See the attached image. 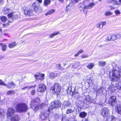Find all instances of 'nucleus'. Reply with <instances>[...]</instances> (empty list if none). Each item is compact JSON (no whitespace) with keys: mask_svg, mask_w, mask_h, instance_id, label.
Instances as JSON below:
<instances>
[{"mask_svg":"<svg viewBox=\"0 0 121 121\" xmlns=\"http://www.w3.org/2000/svg\"><path fill=\"white\" fill-rule=\"evenodd\" d=\"M111 73L112 75V81L113 82L117 81L120 78V73H121V67H119L118 70L113 69L111 72H110V74Z\"/></svg>","mask_w":121,"mask_h":121,"instance_id":"obj_1","label":"nucleus"},{"mask_svg":"<svg viewBox=\"0 0 121 121\" xmlns=\"http://www.w3.org/2000/svg\"><path fill=\"white\" fill-rule=\"evenodd\" d=\"M15 108L17 111L19 112H25L28 111V107L27 104L21 103L17 104L16 105Z\"/></svg>","mask_w":121,"mask_h":121,"instance_id":"obj_2","label":"nucleus"},{"mask_svg":"<svg viewBox=\"0 0 121 121\" xmlns=\"http://www.w3.org/2000/svg\"><path fill=\"white\" fill-rule=\"evenodd\" d=\"M67 92L68 94H72L73 96L75 97L76 98H78L80 97L78 91L75 87L71 86L69 87L67 90Z\"/></svg>","mask_w":121,"mask_h":121,"instance_id":"obj_3","label":"nucleus"},{"mask_svg":"<svg viewBox=\"0 0 121 121\" xmlns=\"http://www.w3.org/2000/svg\"><path fill=\"white\" fill-rule=\"evenodd\" d=\"M39 102L40 99L38 97H36L32 100L31 103V108L33 110H37L38 109Z\"/></svg>","mask_w":121,"mask_h":121,"instance_id":"obj_4","label":"nucleus"},{"mask_svg":"<svg viewBox=\"0 0 121 121\" xmlns=\"http://www.w3.org/2000/svg\"><path fill=\"white\" fill-rule=\"evenodd\" d=\"M80 6L79 7V9L80 11L83 10L84 12H85V13H87V9H91L94 6V4L91 3L87 6H85L82 4H80Z\"/></svg>","mask_w":121,"mask_h":121,"instance_id":"obj_5","label":"nucleus"},{"mask_svg":"<svg viewBox=\"0 0 121 121\" xmlns=\"http://www.w3.org/2000/svg\"><path fill=\"white\" fill-rule=\"evenodd\" d=\"M61 87L58 83H56L51 88V90L54 91L57 95L59 94L60 92Z\"/></svg>","mask_w":121,"mask_h":121,"instance_id":"obj_6","label":"nucleus"},{"mask_svg":"<svg viewBox=\"0 0 121 121\" xmlns=\"http://www.w3.org/2000/svg\"><path fill=\"white\" fill-rule=\"evenodd\" d=\"M51 105L52 108H58L61 106V103L60 100H55L54 102H52Z\"/></svg>","mask_w":121,"mask_h":121,"instance_id":"obj_7","label":"nucleus"},{"mask_svg":"<svg viewBox=\"0 0 121 121\" xmlns=\"http://www.w3.org/2000/svg\"><path fill=\"white\" fill-rule=\"evenodd\" d=\"M101 113L103 116H108L109 114L108 109L107 108H103L101 110Z\"/></svg>","mask_w":121,"mask_h":121,"instance_id":"obj_8","label":"nucleus"},{"mask_svg":"<svg viewBox=\"0 0 121 121\" xmlns=\"http://www.w3.org/2000/svg\"><path fill=\"white\" fill-rule=\"evenodd\" d=\"M116 99L115 96H111L109 99L108 103L110 105L112 106H114L115 104V101Z\"/></svg>","mask_w":121,"mask_h":121,"instance_id":"obj_9","label":"nucleus"},{"mask_svg":"<svg viewBox=\"0 0 121 121\" xmlns=\"http://www.w3.org/2000/svg\"><path fill=\"white\" fill-rule=\"evenodd\" d=\"M46 86L42 83L40 84L37 90L39 92H43L46 90Z\"/></svg>","mask_w":121,"mask_h":121,"instance_id":"obj_10","label":"nucleus"},{"mask_svg":"<svg viewBox=\"0 0 121 121\" xmlns=\"http://www.w3.org/2000/svg\"><path fill=\"white\" fill-rule=\"evenodd\" d=\"M15 112V110L12 108H9L7 109V114L8 117H10Z\"/></svg>","mask_w":121,"mask_h":121,"instance_id":"obj_11","label":"nucleus"},{"mask_svg":"<svg viewBox=\"0 0 121 121\" xmlns=\"http://www.w3.org/2000/svg\"><path fill=\"white\" fill-rule=\"evenodd\" d=\"M40 117L41 119L46 120L47 119L48 115L46 112L44 111L41 112L40 114Z\"/></svg>","mask_w":121,"mask_h":121,"instance_id":"obj_12","label":"nucleus"},{"mask_svg":"<svg viewBox=\"0 0 121 121\" xmlns=\"http://www.w3.org/2000/svg\"><path fill=\"white\" fill-rule=\"evenodd\" d=\"M25 14L28 16H31L32 15V10L31 9H29L27 8H26L24 9Z\"/></svg>","mask_w":121,"mask_h":121,"instance_id":"obj_13","label":"nucleus"},{"mask_svg":"<svg viewBox=\"0 0 121 121\" xmlns=\"http://www.w3.org/2000/svg\"><path fill=\"white\" fill-rule=\"evenodd\" d=\"M115 86L113 84H111L108 89V92L109 94H111L115 90Z\"/></svg>","mask_w":121,"mask_h":121,"instance_id":"obj_14","label":"nucleus"},{"mask_svg":"<svg viewBox=\"0 0 121 121\" xmlns=\"http://www.w3.org/2000/svg\"><path fill=\"white\" fill-rule=\"evenodd\" d=\"M4 86H6L8 88H10L15 87L16 86V84L13 82H11L7 84L5 83Z\"/></svg>","mask_w":121,"mask_h":121,"instance_id":"obj_15","label":"nucleus"},{"mask_svg":"<svg viewBox=\"0 0 121 121\" xmlns=\"http://www.w3.org/2000/svg\"><path fill=\"white\" fill-rule=\"evenodd\" d=\"M20 118L19 116L18 115L15 114L11 118V121H19Z\"/></svg>","mask_w":121,"mask_h":121,"instance_id":"obj_16","label":"nucleus"},{"mask_svg":"<svg viewBox=\"0 0 121 121\" xmlns=\"http://www.w3.org/2000/svg\"><path fill=\"white\" fill-rule=\"evenodd\" d=\"M73 4L72 3H70L66 7V9L67 12H70L73 9Z\"/></svg>","mask_w":121,"mask_h":121,"instance_id":"obj_17","label":"nucleus"},{"mask_svg":"<svg viewBox=\"0 0 121 121\" xmlns=\"http://www.w3.org/2000/svg\"><path fill=\"white\" fill-rule=\"evenodd\" d=\"M35 78L36 79H39L41 80H43L44 79V74H41L39 75H35Z\"/></svg>","mask_w":121,"mask_h":121,"instance_id":"obj_18","label":"nucleus"},{"mask_svg":"<svg viewBox=\"0 0 121 121\" xmlns=\"http://www.w3.org/2000/svg\"><path fill=\"white\" fill-rule=\"evenodd\" d=\"M106 24L105 22H100L97 24L96 26L97 27L99 28H102L104 25H105Z\"/></svg>","mask_w":121,"mask_h":121,"instance_id":"obj_19","label":"nucleus"},{"mask_svg":"<svg viewBox=\"0 0 121 121\" xmlns=\"http://www.w3.org/2000/svg\"><path fill=\"white\" fill-rule=\"evenodd\" d=\"M117 118L114 116H108L107 118V121H115Z\"/></svg>","mask_w":121,"mask_h":121,"instance_id":"obj_20","label":"nucleus"},{"mask_svg":"<svg viewBox=\"0 0 121 121\" xmlns=\"http://www.w3.org/2000/svg\"><path fill=\"white\" fill-rule=\"evenodd\" d=\"M106 91L104 89V88L103 87H102L100 88L99 90H97L96 92L97 94H102L104 92H105Z\"/></svg>","mask_w":121,"mask_h":121,"instance_id":"obj_21","label":"nucleus"},{"mask_svg":"<svg viewBox=\"0 0 121 121\" xmlns=\"http://www.w3.org/2000/svg\"><path fill=\"white\" fill-rule=\"evenodd\" d=\"M116 110L118 113L121 114V105H117L116 107Z\"/></svg>","mask_w":121,"mask_h":121,"instance_id":"obj_22","label":"nucleus"},{"mask_svg":"<svg viewBox=\"0 0 121 121\" xmlns=\"http://www.w3.org/2000/svg\"><path fill=\"white\" fill-rule=\"evenodd\" d=\"M57 76V73L51 72L49 74V77L50 79H53L56 77Z\"/></svg>","mask_w":121,"mask_h":121,"instance_id":"obj_23","label":"nucleus"},{"mask_svg":"<svg viewBox=\"0 0 121 121\" xmlns=\"http://www.w3.org/2000/svg\"><path fill=\"white\" fill-rule=\"evenodd\" d=\"M17 44L15 42H11L8 44V47L9 48H12L16 46Z\"/></svg>","mask_w":121,"mask_h":121,"instance_id":"obj_24","label":"nucleus"},{"mask_svg":"<svg viewBox=\"0 0 121 121\" xmlns=\"http://www.w3.org/2000/svg\"><path fill=\"white\" fill-rule=\"evenodd\" d=\"M11 10L5 7L3 10V12L4 14H6L9 12L11 11Z\"/></svg>","mask_w":121,"mask_h":121,"instance_id":"obj_25","label":"nucleus"},{"mask_svg":"<svg viewBox=\"0 0 121 121\" xmlns=\"http://www.w3.org/2000/svg\"><path fill=\"white\" fill-rule=\"evenodd\" d=\"M116 87L119 90L121 89V80L118 83L116 84Z\"/></svg>","mask_w":121,"mask_h":121,"instance_id":"obj_26","label":"nucleus"},{"mask_svg":"<svg viewBox=\"0 0 121 121\" xmlns=\"http://www.w3.org/2000/svg\"><path fill=\"white\" fill-rule=\"evenodd\" d=\"M59 34V31L54 32L53 33L50 34L49 35V37L50 38H52L55 35H57Z\"/></svg>","mask_w":121,"mask_h":121,"instance_id":"obj_27","label":"nucleus"},{"mask_svg":"<svg viewBox=\"0 0 121 121\" xmlns=\"http://www.w3.org/2000/svg\"><path fill=\"white\" fill-rule=\"evenodd\" d=\"M112 40H116L117 38H119L121 37L120 34H117V35H114L112 36Z\"/></svg>","mask_w":121,"mask_h":121,"instance_id":"obj_28","label":"nucleus"},{"mask_svg":"<svg viewBox=\"0 0 121 121\" xmlns=\"http://www.w3.org/2000/svg\"><path fill=\"white\" fill-rule=\"evenodd\" d=\"M94 65L93 63H90L87 66V67L88 69H91L94 66Z\"/></svg>","mask_w":121,"mask_h":121,"instance_id":"obj_29","label":"nucleus"},{"mask_svg":"<svg viewBox=\"0 0 121 121\" xmlns=\"http://www.w3.org/2000/svg\"><path fill=\"white\" fill-rule=\"evenodd\" d=\"M86 115V114L85 112H80L79 114V116L82 118H84Z\"/></svg>","mask_w":121,"mask_h":121,"instance_id":"obj_30","label":"nucleus"},{"mask_svg":"<svg viewBox=\"0 0 121 121\" xmlns=\"http://www.w3.org/2000/svg\"><path fill=\"white\" fill-rule=\"evenodd\" d=\"M71 105L69 101H65L63 103V105L64 106H69Z\"/></svg>","mask_w":121,"mask_h":121,"instance_id":"obj_31","label":"nucleus"},{"mask_svg":"<svg viewBox=\"0 0 121 121\" xmlns=\"http://www.w3.org/2000/svg\"><path fill=\"white\" fill-rule=\"evenodd\" d=\"M87 82L89 84L92 85L93 83V80L92 78L90 77L87 80Z\"/></svg>","mask_w":121,"mask_h":121,"instance_id":"obj_32","label":"nucleus"},{"mask_svg":"<svg viewBox=\"0 0 121 121\" xmlns=\"http://www.w3.org/2000/svg\"><path fill=\"white\" fill-rule=\"evenodd\" d=\"M0 45L2 47V50L3 51H5L7 48V46L6 45L3 43H0Z\"/></svg>","mask_w":121,"mask_h":121,"instance_id":"obj_33","label":"nucleus"},{"mask_svg":"<svg viewBox=\"0 0 121 121\" xmlns=\"http://www.w3.org/2000/svg\"><path fill=\"white\" fill-rule=\"evenodd\" d=\"M74 112V110L72 109L71 108H69L66 110V113L67 114H69Z\"/></svg>","mask_w":121,"mask_h":121,"instance_id":"obj_34","label":"nucleus"},{"mask_svg":"<svg viewBox=\"0 0 121 121\" xmlns=\"http://www.w3.org/2000/svg\"><path fill=\"white\" fill-rule=\"evenodd\" d=\"M39 6V4L38 3H35L33 4L32 6L33 8H37Z\"/></svg>","mask_w":121,"mask_h":121,"instance_id":"obj_35","label":"nucleus"},{"mask_svg":"<svg viewBox=\"0 0 121 121\" xmlns=\"http://www.w3.org/2000/svg\"><path fill=\"white\" fill-rule=\"evenodd\" d=\"M50 0H45L44 3V5L47 6L50 4Z\"/></svg>","mask_w":121,"mask_h":121,"instance_id":"obj_36","label":"nucleus"},{"mask_svg":"<svg viewBox=\"0 0 121 121\" xmlns=\"http://www.w3.org/2000/svg\"><path fill=\"white\" fill-rule=\"evenodd\" d=\"M106 64L105 62L100 61L99 63V65L101 66H104Z\"/></svg>","mask_w":121,"mask_h":121,"instance_id":"obj_37","label":"nucleus"},{"mask_svg":"<svg viewBox=\"0 0 121 121\" xmlns=\"http://www.w3.org/2000/svg\"><path fill=\"white\" fill-rule=\"evenodd\" d=\"M79 63L78 62H76L73 65V67L76 68L78 67L79 65Z\"/></svg>","mask_w":121,"mask_h":121,"instance_id":"obj_38","label":"nucleus"},{"mask_svg":"<svg viewBox=\"0 0 121 121\" xmlns=\"http://www.w3.org/2000/svg\"><path fill=\"white\" fill-rule=\"evenodd\" d=\"M54 11V9H52L48 11V12L45 13L46 16H47L49 14H51L52 13H53Z\"/></svg>","mask_w":121,"mask_h":121,"instance_id":"obj_39","label":"nucleus"},{"mask_svg":"<svg viewBox=\"0 0 121 121\" xmlns=\"http://www.w3.org/2000/svg\"><path fill=\"white\" fill-rule=\"evenodd\" d=\"M112 13L109 11H108L105 12L104 13V15L106 16H107L112 15Z\"/></svg>","mask_w":121,"mask_h":121,"instance_id":"obj_40","label":"nucleus"},{"mask_svg":"<svg viewBox=\"0 0 121 121\" xmlns=\"http://www.w3.org/2000/svg\"><path fill=\"white\" fill-rule=\"evenodd\" d=\"M1 20L3 22H5L7 20L6 17L5 16H2L1 18Z\"/></svg>","mask_w":121,"mask_h":121,"instance_id":"obj_41","label":"nucleus"},{"mask_svg":"<svg viewBox=\"0 0 121 121\" xmlns=\"http://www.w3.org/2000/svg\"><path fill=\"white\" fill-rule=\"evenodd\" d=\"M14 91L12 90H11L8 91L6 92V94L7 95H10L12 94L13 93H14Z\"/></svg>","mask_w":121,"mask_h":121,"instance_id":"obj_42","label":"nucleus"},{"mask_svg":"<svg viewBox=\"0 0 121 121\" xmlns=\"http://www.w3.org/2000/svg\"><path fill=\"white\" fill-rule=\"evenodd\" d=\"M114 12L115 14L116 15H119L121 13L120 11L118 9L115 10Z\"/></svg>","mask_w":121,"mask_h":121,"instance_id":"obj_43","label":"nucleus"},{"mask_svg":"<svg viewBox=\"0 0 121 121\" xmlns=\"http://www.w3.org/2000/svg\"><path fill=\"white\" fill-rule=\"evenodd\" d=\"M13 13H10L8 15V16L10 18H12L13 19Z\"/></svg>","mask_w":121,"mask_h":121,"instance_id":"obj_44","label":"nucleus"},{"mask_svg":"<svg viewBox=\"0 0 121 121\" xmlns=\"http://www.w3.org/2000/svg\"><path fill=\"white\" fill-rule=\"evenodd\" d=\"M114 2L113 3V5H115L116 4L119 5L120 4V3L119 2L116 1Z\"/></svg>","mask_w":121,"mask_h":121,"instance_id":"obj_45","label":"nucleus"},{"mask_svg":"<svg viewBox=\"0 0 121 121\" xmlns=\"http://www.w3.org/2000/svg\"><path fill=\"white\" fill-rule=\"evenodd\" d=\"M45 105V104L44 103L41 104L40 106V108H44V106Z\"/></svg>","mask_w":121,"mask_h":121,"instance_id":"obj_46","label":"nucleus"},{"mask_svg":"<svg viewBox=\"0 0 121 121\" xmlns=\"http://www.w3.org/2000/svg\"><path fill=\"white\" fill-rule=\"evenodd\" d=\"M107 39L108 41H111L112 40V36L111 35L107 37Z\"/></svg>","mask_w":121,"mask_h":121,"instance_id":"obj_47","label":"nucleus"},{"mask_svg":"<svg viewBox=\"0 0 121 121\" xmlns=\"http://www.w3.org/2000/svg\"><path fill=\"white\" fill-rule=\"evenodd\" d=\"M5 84V83L4 82H2L1 80H0V85H3L4 86Z\"/></svg>","mask_w":121,"mask_h":121,"instance_id":"obj_48","label":"nucleus"},{"mask_svg":"<svg viewBox=\"0 0 121 121\" xmlns=\"http://www.w3.org/2000/svg\"><path fill=\"white\" fill-rule=\"evenodd\" d=\"M95 99H91L89 101L90 102L94 104L95 103Z\"/></svg>","mask_w":121,"mask_h":121,"instance_id":"obj_49","label":"nucleus"},{"mask_svg":"<svg viewBox=\"0 0 121 121\" xmlns=\"http://www.w3.org/2000/svg\"><path fill=\"white\" fill-rule=\"evenodd\" d=\"M83 50L81 49L79 50L77 52L79 54H80L82 53L83 52Z\"/></svg>","mask_w":121,"mask_h":121,"instance_id":"obj_50","label":"nucleus"},{"mask_svg":"<svg viewBox=\"0 0 121 121\" xmlns=\"http://www.w3.org/2000/svg\"><path fill=\"white\" fill-rule=\"evenodd\" d=\"M35 93V91L34 90H32L31 92V93L32 95H34Z\"/></svg>","mask_w":121,"mask_h":121,"instance_id":"obj_51","label":"nucleus"},{"mask_svg":"<svg viewBox=\"0 0 121 121\" xmlns=\"http://www.w3.org/2000/svg\"><path fill=\"white\" fill-rule=\"evenodd\" d=\"M88 56L86 55H82L81 56V57L82 58H84L87 57Z\"/></svg>","mask_w":121,"mask_h":121,"instance_id":"obj_52","label":"nucleus"},{"mask_svg":"<svg viewBox=\"0 0 121 121\" xmlns=\"http://www.w3.org/2000/svg\"><path fill=\"white\" fill-rule=\"evenodd\" d=\"M18 16L16 15H14L13 16V19H16L17 18Z\"/></svg>","mask_w":121,"mask_h":121,"instance_id":"obj_53","label":"nucleus"},{"mask_svg":"<svg viewBox=\"0 0 121 121\" xmlns=\"http://www.w3.org/2000/svg\"><path fill=\"white\" fill-rule=\"evenodd\" d=\"M54 108H52V107H51V108L50 107L48 109V111L50 112V111L51 110H52Z\"/></svg>","mask_w":121,"mask_h":121,"instance_id":"obj_54","label":"nucleus"},{"mask_svg":"<svg viewBox=\"0 0 121 121\" xmlns=\"http://www.w3.org/2000/svg\"><path fill=\"white\" fill-rule=\"evenodd\" d=\"M79 55V54L78 52H77V53L74 55V56L75 57H76L78 56Z\"/></svg>","mask_w":121,"mask_h":121,"instance_id":"obj_55","label":"nucleus"},{"mask_svg":"<svg viewBox=\"0 0 121 121\" xmlns=\"http://www.w3.org/2000/svg\"><path fill=\"white\" fill-rule=\"evenodd\" d=\"M108 2H115V1L114 0H109Z\"/></svg>","mask_w":121,"mask_h":121,"instance_id":"obj_56","label":"nucleus"},{"mask_svg":"<svg viewBox=\"0 0 121 121\" xmlns=\"http://www.w3.org/2000/svg\"><path fill=\"white\" fill-rule=\"evenodd\" d=\"M36 0L40 3H41L42 2V0Z\"/></svg>","mask_w":121,"mask_h":121,"instance_id":"obj_57","label":"nucleus"},{"mask_svg":"<svg viewBox=\"0 0 121 121\" xmlns=\"http://www.w3.org/2000/svg\"><path fill=\"white\" fill-rule=\"evenodd\" d=\"M28 88V87H26H26H25L23 88H22V90H24V89H25L26 88Z\"/></svg>","mask_w":121,"mask_h":121,"instance_id":"obj_58","label":"nucleus"},{"mask_svg":"<svg viewBox=\"0 0 121 121\" xmlns=\"http://www.w3.org/2000/svg\"><path fill=\"white\" fill-rule=\"evenodd\" d=\"M59 1L61 2H63L64 0H58Z\"/></svg>","mask_w":121,"mask_h":121,"instance_id":"obj_59","label":"nucleus"},{"mask_svg":"<svg viewBox=\"0 0 121 121\" xmlns=\"http://www.w3.org/2000/svg\"><path fill=\"white\" fill-rule=\"evenodd\" d=\"M4 0H0V3L3 2Z\"/></svg>","mask_w":121,"mask_h":121,"instance_id":"obj_60","label":"nucleus"},{"mask_svg":"<svg viewBox=\"0 0 121 121\" xmlns=\"http://www.w3.org/2000/svg\"><path fill=\"white\" fill-rule=\"evenodd\" d=\"M74 0L75 1L77 2H78L80 0Z\"/></svg>","mask_w":121,"mask_h":121,"instance_id":"obj_61","label":"nucleus"},{"mask_svg":"<svg viewBox=\"0 0 121 121\" xmlns=\"http://www.w3.org/2000/svg\"><path fill=\"white\" fill-rule=\"evenodd\" d=\"M82 121H88L86 119H85L84 120H83Z\"/></svg>","mask_w":121,"mask_h":121,"instance_id":"obj_62","label":"nucleus"},{"mask_svg":"<svg viewBox=\"0 0 121 121\" xmlns=\"http://www.w3.org/2000/svg\"><path fill=\"white\" fill-rule=\"evenodd\" d=\"M89 0H84V2H85L86 1H89Z\"/></svg>","mask_w":121,"mask_h":121,"instance_id":"obj_63","label":"nucleus"},{"mask_svg":"<svg viewBox=\"0 0 121 121\" xmlns=\"http://www.w3.org/2000/svg\"><path fill=\"white\" fill-rule=\"evenodd\" d=\"M65 121H70L68 120H66Z\"/></svg>","mask_w":121,"mask_h":121,"instance_id":"obj_64","label":"nucleus"}]
</instances>
